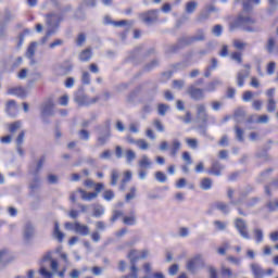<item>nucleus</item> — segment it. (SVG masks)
I'll return each mask as SVG.
<instances>
[{"mask_svg":"<svg viewBox=\"0 0 278 278\" xmlns=\"http://www.w3.org/2000/svg\"><path fill=\"white\" fill-rule=\"evenodd\" d=\"M249 11H243L235 21L233 27L237 29V27H242L245 29V31H253V27L251 25L255 24V20L247 13Z\"/></svg>","mask_w":278,"mask_h":278,"instance_id":"nucleus-1","label":"nucleus"},{"mask_svg":"<svg viewBox=\"0 0 278 278\" xmlns=\"http://www.w3.org/2000/svg\"><path fill=\"white\" fill-rule=\"evenodd\" d=\"M41 119L45 123H49V117L55 116V103L53 100L48 99L40 105Z\"/></svg>","mask_w":278,"mask_h":278,"instance_id":"nucleus-2","label":"nucleus"},{"mask_svg":"<svg viewBox=\"0 0 278 278\" xmlns=\"http://www.w3.org/2000/svg\"><path fill=\"white\" fill-rule=\"evenodd\" d=\"M42 262H50V268L52 271L47 270V267L41 266L39 269L40 275L45 278H53V274L58 273L59 264L58 261L51 257V253H48L43 256Z\"/></svg>","mask_w":278,"mask_h":278,"instance_id":"nucleus-3","label":"nucleus"},{"mask_svg":"<svg viewBox=\"0 0 278 278\" xmlns=\"http://www.w3.org/2000/svg\"><path fill=\"white\" fill-rule=\"evenodd\" d=\"M147 257H149V250H142V251H138V250H131L128 253V258L130 260V270L131 273H138V267H136V262H138V260H147Z\"/></svg>","mask_w":278,"mask_h":278,"instance_id":"nucleus-4","label":"nucleus"},{"mask_svg":"<svg viewBox=\"0 0 278 278\" xmlns=\"http://www.w3.org/2000/svg\"><path fill=\"white\" fill-rule=\"evenodd\" d=\"M78 194H80V199H83V201H92L98 197L97 192H86V190L78 189L70 195V199L73 203H77Z\"/></svg>","mask_w":278,"mask_h":278,"instance_id":"nucleus-5","label":"nucleus"},{"mask_svg":"<svg viewBox=\"0 0 278 278\" xmlns=\"http://www.w3.org/2000/svg\"><path fill=\"white\" fill-rule=\"evenodd\" d=\"M186 93L193 101H203V99H205V89L198 88L194 85L189 86L186 90Z\"/></svg>","mask_w":278,"mask_h":278,"instance_id":"nucleus-6","label":"nucleus"},{"mask_svg":"<svg viewBox=\"0 0 278 278\" xmlns=\"http://www.w3.org/2000/svg\"><path fill=\"white\" fill-rule=\"evenodd\" d=\"M204 263H203V255L201 254H197L195 256H193L192 258H190L187 263V270H189V273H197V270H199V268H203Z\"/></svg>","mask_w":278,"mask_h":278,"instance_id":"nucleus-7","label":"nucleus"},{"mask_svg":"<svg viewBox=\"0 0 278 278\" xmlns=\"http://www.w3.org/2000/svg\"><path fill=\"white\" fill-rule=\"evenodd\" d=\"M205 40V30L198 29L193 36L185 37L182 42L185 45H192V42H203Z\"/></svg>","mask_w":278,"mask_h":278,"instance_id":"nucleus-8","label":"nucleus"},{"mask_svg":"<svg viewBox=\"0 0 278 278\" xmlns=\"http://www.w3.org/2000/svg\"><path fill=\"white\" fill-rule=\"evenodd\" d=\"M140 20L142 23H146V25H153V23L157 22V11L156 10H151L146 13H141Z\"/></svg>","mask_w":278,"mask_h":278,"instance_id":"nucleus-9","label":"nucleus"},{"mask_svg":"<svg viewBox=\"0 0 278 278\" xmlns=\"http://www.w3.org/2000/svg\"><path fill=\"white\" fill-rule=\"evenodd\" d=\"M235 227L237 231H239L240 236H242L245 240H249L251 237L249 236V231L247 230V222L242 218L235 219Z\"/></svg>","mask_w":278,"mask_h":278,"instance_id":"nucleus-10","label":"nucleus"},{"mask_svg":"<svg viewBox=\"0 0 278 278\" xmlns=\"http://www.w3.org/2000/svg\"><path fill=\"white\" fill-rule=\"evenodd\" d=\"M244 68L245 70H242L237 74V84L239 88H242V86H244V80L249 78V75H251V65L245 64Z\"/></svg>","mask_w":278,"mask_h":278,"instance_id":"nucleus-11","label":"nucleus"},{"mask_svg":"<svg viewBox=\"0 0 278 278\" xmlns=\"http://www.w3.org/2000/svg\"><path fill=\"white\" fill-rule=\"evenodd\" d=\"M225 170V165L220 164L218 161H213L211 167L208 168V175H214L215 177H220Z\"/></svg>","mask_w":278,"mask_h":278,"instance_id":"nucleus-12","label":"nucleus"},{"mask_svg":"<svg viewBox=\"0 0 278 278\" xmlns=\"http://www.w3.org/2000/svg\"><path fill=\"white\" fill-rule=\"evenodd\" d=\"M74 101H76L78 105H92V103H97V101H99V97L90 99L85 94H78L74 98Z\"/></svg>","mask_w":278,"mask_h":278,"instance_id":"nucleus-13","label":"nucleus"},{"mask_svg":"<svg viewBox=\"0 0 278 278\" xmlns=\"http://www.w3.org/2000/svg\"><path fill=\"white\" fill-rule=\"evenodd\" d=\"M110 128H105L104 131L103 129H100V135L98 136L97 139V147H104V144H108V140H110Z\"/></svg>","mask_w":278,"mask_h":278,"instance_id":"nucleus-14","label":"nucleus"},{"mask_svg":"<svg viewBox=\"0 0 278 278\" xmlns=\"http://www.w3.org/2000/svg\"><path fill=\"white\" fill-rule=\"evenodd\" d=\"M266 50L268 53H275L278 55V38L277 37H269L267 45H266Z\"/></svg>","mask_w":278,"mask_h":278,"instance_id":"nucleus-15","label":"nucleus"},{"mask_svg":"<svg viewBox=\"0 0 278 278\" xmlns=\"http://www.w3.org/2000/svg\"><path fill=\"white\" fill-rule=\"evenodd\" d=\"M181 150V141L179 139H174L169 147V155L170 157H177V154Z\"/></svg>","mask_w":278,"mask_h":278,"instance_id":"nucleus-16","label":"nucleus"},{"mask_svg":"<svg viewBox=\"0 0 278 278\" xmlns=\"http://www.w3.org/2000/svg\"><path fill=\"white\" fill-rule=\"evenodd\" d=\"M75 233H78L79 236H90V227L86 224L76 222Z\"/></svg>","mask_w":278,"mask_h":278,"instance_id":"nucleus-17","label":"nucleus"},{"mask_svg":"<svg viewBox=\"0 0 278 278\" xmlns=\"http://www.w3.org/2000/svg\"><path fill=\"white\" fill-rule=\"evenodd\" d=\"M138 166L139 168L149 170V168L153 166V162L147 156V154H143L138 161Z\"/></svg>","mask_w":278,"mask_h":278,"instance_id":"nucleus-18","label":"nucleus"},{"mask_svg":"<svg viewBox=\"0 0 278 278\" xmlns=\"http://www.w3.org/2000/svg\"><path fill=\"white\" fill-rule=\"evenodd\" d=\"M250 268L255 278H264V275H266V271L258 264L253 263Z\"/></svg>","mask_w":278,"mask_h":278,"instance_id":"nucleus-19","label":"nucleus"},{"mask_svg":"<svg viewBox=\"0 0 278 278\" xmlns=\"http://www.w3.org/2000/svg\"><path fill=\"white\" fill-rule=\"evenodd\" d=\"M104 25H114V27H125L126 25H131L129 21L122 20L119 22H114L110 18V16L104 17Z\"/></svg>","mask_w":278,"mask_h":278,"instance_id":"nucleus-20","label":"nucleus"},{"mask_svg":"<svg viewBox=\"0 0 278 278\" xmlns=\"http://www.w3.org/2000/svg\"><path fill=\"white\" fill-rule=\"evenodd\" d=\"M60 21H62V17L55 13L49 14L47 17L49 27H58V25H60Z\"/></svg>","mask_w":278,"mask_h":278,"instance_id":"nucleus-21","label":"nucleus"},{"mask_svg":"<svg viewBox=\"0 0 278 278\" xmlns=\"http://www.w3.org/2000/svg\"><path fill=\"white\" fill-rule=\"evenodd\" d=\"M7 113L9 116H16V114H18V106H16V101L10 100L7 102Z\"/></svg>","mask_w":278,"mask_h":278,"instance_id":"nucleus-22","label":"nucleus"},{"mask_svg":"<svg viewBox=\"0 0 278 278\" xmlns=\"http://www.w3.org/2000/svg\"><path fill=\"white\" fill-rule=\"evenodd\" d=\"M197 112H198V118H200V121H202L203 123H207V112L205 111V105L198 104Z\"/></svg>","mask_w":278,"mask_h":278,"instance_id":"nucleus-23","label":"nucleus"},{"mask_svg":"<svg viewBox=\"0 0 278 278\" xmlns=\"http://www.w3.org/2000/svg\"><path fill=\"white\" fill-rule=\"evenodd\" d=\"M8 94H14L15 97H27V91L22 87H12L8 89Z\"/></svg>","mask_w":278,"mask_h":278,"instance_id":"nucleus-24","label":"nucleus"},{"mask_svg":"<svg viewBox=\"0 0 278 278\" xmlns=\"http://www.w3.org/2000/svg\"><path fill=\"white\" fill-rule=\"evenodd\" d=\"M261 0H243V10L244 12H251L253 5H260Z\"/></svg>","mask_w":278,"mask_h":278,"instance_id":"nucleus-25","label":"nucleus"},{"mask_svg":"<svg viewBox=\"0 0 278 278\" xmlns=\"http://www.w3.org/2000/svg\"><path fill=\"white\" fill-rule=\"evenodd\" d=\"M36 49H38V42L36 41L30 42L26 51V58H28V60H31V58L36 55Z\"/></svg>","mask_w":278,"mask_h":278,"instance_id":"nucleus-26","label":"nucleus"},{"mask_svg":"<svg viewBox=\"0 0 278 278\" xmlns=\"http://www.w3.org/2000/svg\"><path fill=\"white\" fill-rule=\"evenodd\" d=\"M24 238H25V240H29V239H31V238H34V225H31V224H26L25 226H24Z\"/></svg>","mask_w":278,"mask_h":278,"instance_id":"nucleus-27","label":"nucleus"},{"mask_svg":"<svg viewBox=\"0 0 278 278\" xmlns=\"http://www.w3.org/2000/svg\"><path fill=\"white\" fill-rule=\"evenodd\" d=\"M215 11H216V8L214 7H211L210 10L202 11L198 16V22L203 23V21H207V18H210L211 12H215Z\"/></svg>","mask_w":278,"mask_h":278,"instance_id":"nucleus-28","label":"nucleus"},{"mask_svg":"<svg viewBox=\"0 0 278 278\" xmlns=\"http://www.w3.org/2000/svg\"><path fill=\"white\" fill-rule=\"evenodd\" d=\"M124 157L128 164H131L136 160L137 154L134 150L128 149L124 151Z\"/></svg>","mask_w":278,"mask_h":278,"instance_id":"nucleus-29","label":"nucleus"},{"mask_svg":"<svg viewBox=\"0 0 278 278\" xmlns=\"http://www.w3.org/2000/svg\"><path fill=\"white\" fill-rule=\"evenodd\" d=\"M53 237L56 238L59 242H63L64 240V232L60 231V224L58 222L54 224Z\"/></svg>","mask_w":278,"mask_h":278,"instance_id":"nucleus-30","label":"nucleus"},{"mask_svg":"<svg viewBox=\"0 0 278 278\" xmlns=\"http://www.w3.org/2000/svg\"><path fill=\"white\" fill-rule=\"evenodd\" d=\"M92 58V50L86 49L79 53L80 62H88Z\"/></svg>","mask_w":278,"mask_h":278,"instance_id":"nucleus-31","label":"nucleus"},{"mask_svg":"<svg viewBox=\"0 0 278 278\" xmlns=\"http://www.w3.org/2000/svg\"><path fill=\"white\" fill-rule=\"evenodd\" d=\"M199 8V2L197 1H189L186 4V12L187 14H193V12Z\"/></svg>","mask_w":278,"mask_h":278,"instance_id":"nucleus-32","label":"nucleus"},{"mask_svg":"<svg viewBox=\"0 0 278 278\" xmlns=\"http://www.w3.org/2000/svg\"><path fill=\"white\" fill-rule=\"evenodd\" d=\"M212 184H213V181L211 180V178H203L200 181V188L202 190H212Z\"/></svg>","mask_w":278,"mask_h":278,"instance_id":"nucleus-33","label":"nucleus"},{"mask_svg":"<svg viewBox=\"0 0 278 278\" xmlns=\"http://www.w3.org/2000/svg\"><path fill=\"white\" fill-rule=\"evenodd\" d=\"M235 134L239 142H244V130L238 127V125L235 126Z\"/></svg>","mask_w":278,"mask_h":278,"instance_id":"nucleus-34","label":"nucleus"},{"mask_svg":"<svg viewBox=\"0 0 278 278\" xmlns=\"http://www.w3.org/2000/svg\"><path fill=\"white\" fill-rule=\"evenodd\" d=\"M124 225H136V213H131L129 216L123 218Z\"/></svg>","mask_w":278,"mask_h":278,"instance_id":"nucleus-35","label":"nucleus"},{"mask_svg":"<svg viewBox=\"0 0 278 278\" xmlns=\"http://www.w3.org/2000/svg\"><path fill=\"white\" fill-rule=\"evenodd\" d=\"M267 112L273 113L277 110V101L275 99H267Z\"/></svg>","mask_w":278,"mask_h":278,"instance_id":"nucleus-36","label":"nucleus"},{"mask_svg":"<svg viewBox=\"0 0 278 278\" xmlns=\"http://www.w3.org/2000/svg\"><path fill=\"white\" fill-rule=\"evenodd\" d=\"M245 113L243 110H237L235 112V121L236 123H242L244 121Z\"/></svg>","mask_w":278,"mask_h":278,"instance_id":"nucleus-37","label":"nucleus"},{"mask_svg":"<svg viewBox=\"0 0 278 278\" xmlns=\"http://www.w3.org/2000/svg\"><path fill=\"white\" fill-rule=\"evenodd\" d=\"M8 129L10 131V134H16V131H18V129H21V122L8 124Z\"/></svg>","mask_w":278,"mask_h":278,"instance_id":"nucleus-38","label":"nucleus"},{"mask_svg":"<svg viewBox=\"0 0 278 278\" xmlns=\"http://www.w3.org/2000/svg\"><path fill=\"white\" fill-rule=\"evenodd\" d=\"M266 207L269 210V212H277L278 199L267 202Z\"/></svg>","mask_w":278,"mask_h":278,"instance_id":"nucleus-39","label":"nucleus"},{"mask_svg":"<svg viewBox=\"0 0 278 278\" xmlns=\"http://www.w3.org/2000/svg\"><path fill=\"white\" fill-rule=\"evenodd\" d=\"M222 83L219 80H213L207 84L205 91L206 92H214L216 90V86L220 85Z\"/></svg>","mask_w":278,"mask_h":278,"instance_id":"nucleus-40","label":"nucleus"},{"mask_svg":"<svg viewBox=\"0 0 278 278\" xmlns=\"http://www.w3.org/2000/svg\"><path fill=\"white\" fill-rule=\"evenodd\" d=\"M10 261V252L7 250L0 251V263L5 264Z\"/></svg>","mask_w":278,"mask_h":278,"instance_id":"nucleus-41","label":"nucleus"},{"mask_svg":"<svg viewBox=\"0 0 278 278\" xmlns=\"http://www.w3.org/2000/svg\"><path fill=\"white\" fill-rule=\"evenodd\" d=\"M127 181H131V172L130 170H127L124 173V179L122 180L121 190H125V184H127Z\"/></svg>","mask_w":278,"mask_h":278,"instance_id":"nucleus-42","label":"nucleus"},{"mask_svg":"<svg viewBox=\"0 0 278 278\" xmlns=\"http://www.w3.org/2000/svg\"><path fill=\"white\" fill-rule=\"evenodd\" d=\"M118 170L113 169L111 172V186H116V184H118Z\"/></svg>","mask_w":278,"mask_h":278,"instance_id":"nucleus-43","label":"nucleus"},{"mask_svg":"<svg viewBox=\"0 0 278 278\" xmlns=\"http://www.w3.org/2000/svg\"><path fill=\"white\" fill-rule=\"evenodd\" d=\"M254 236L256 238L257 244H260L261 242H264V231H262V229H255Z\"/></svg>","mask_w":278,"mask_h":278,"instance_id":"nucleus-44","label":"nucleus"},{"mask_svg":"<svg viewBox=\"0 0 278 278\" xmlns=\"http://www.w3.org/2000/svg\"><path fill=\"white\" fill-rule=\"evenodd\" d=\"M217 210H219L220 212H223V214H229V205L223 203V202H218L216 204Z\"/></svg>","mask_w":278,"mask_h":278,"instance_id":"nucleus-45","label":"nucleus"},{"mask_svg":"<svg viewBox=\"0 0 278 278\" xmlns=\"http://www.w3.org/2000/svg\"><path fill=\"white\" fill-rule=\"evenodd\" d=\"M105 214V210L103 208V206H97L93 210V216L96 218H101V216H103Z\"/></svg>","mask_w":278,"mask_h":278,"instance_id":"nucleus-46","label":"nucleus"},{"mask_svg":"<svg viewBox=\"0 0 278 278\" xmlns=\"http://www.w3.org/2000/svg\"><path fill=\"white\" fill-rule=\"evenodd\" d=\"M137 147L141 149V151H147L149 149V143L144 141L143 139H139L136 141Z\"/></svg>","mask_w":278,"mask_h":278,"instance_id":"nucleus-47","label":"nucleus"},{"mask_svg":"<svg viewBox=\"0 0 278 278\" xmlns=\"http://www.w3.org/2000/svg\"><path fill=\"white\" fill-rule=\"evenodd\" d=\"M43 164H45V157H41L39 161H37V164L33 169V174L36 175L38 172H40Z\"/></svg>","mask_w":278,"mask_h":278,"instance_id":"nucleus-48","label":"nucleus"},{"mask_svg":"<svg viewBox=\"0 0 278 278\" xmlns=\"http://www.w3.org/2000/svg\"><path fill=\"white\" fill-rule=\"evenodd\" d=\"M155 179L156 181H160V184H164L166 182L167 177H166V174H164L163 172H156Z\"/></svg>","mask_w":278,"mask_h":278,"instance_id":"nucleus-49","label":"nucleus"},{"mask_svg":"<svg viewBox=\"0 0 278 278\" xmlns=\"http://www.w3.org/2000/svg\"><path fill=\"white\" fill-rule=\"evenodd\" d=\"M123 215H124L123 211H117V210L113 211L111 223H116V220H118V218H121V216Z\"/></svg>","mask_w":278,"mask_h":278,"instance_id":"nucleus-50","label":"nucleus"},{"mask_svg":"<svg viewBox=\"0 0 278 278\" xmlns=\"http://www.w3.org/2000/svg\"><path fill=\"white\" fill-rule=\"evenodd\" d=\"M212 34H214V36H217V37L222 36L223 35V26L219 24L215 25L212 29Z\"/></svg>","mask_w":278,"mask_h":278,"instance_id":"nucleus-51","label":"nucleus"},{"mask_svg":"<svg viewBox=\"0 0 278 278\" xmlns=\"http://www.w3.org/2000/svg\"><path fill=\"white\" fill-rule=\"evenodd\" d=\"M214 226L216 227V229H218V231H225V229H227V224L220 220H215Z\"/></svg>","mask_w":278,"mask_h":278,"instance_id":"nucleus-52","label":"nucleus"},{"mask_svg":"<svg viewBox=\"0 0 278 278\" xmlns=\"http://www.w3.org/2000/svg\"><path fill=\"white\" fill-rule=\"evenodd\" d=\"M168 108L169 106L166 104H159L157 110H159L160 116H166V112H168Z\"/></svg>","mask_w":278,"mask_h":278,"instance_id":"nucleus-53","label":"nucleus"},{"mask_svg":"<svg viewBox=\"0 0 278 278\" xmlns=\"http://www.w3.org/2000/svg\"><path fill=\"white\" fill-rule=\"evenodd\" d=\"M231 60H233L235 62H238V64H242V53L240 52H233L230 55Z\"/></svg>","mask_w":278,"mask_h":278,"instance_id":"nucleus-54","label":"nucleus"},{"mask_svg":"<svg viewBox=\"0 0 278 278\" xmlns=\"http://www.w3.org/2000/svg\"><path fill=\"white\" fill-rule=\"evenodd\" d=\"M80 140H90V132L86 129H81L79 132Z\"/></svg>","mask_w":278,"mask_h":278,"instance_id":"nucleus-55","label":"nucleus"},{"mask_svg":"<svg viewBox=\"0 0 278 278\" xmlns=\"http://www.w3.org/2000/svg\"><path fill=\"white\" fill-rule=\"evenodd\" d=\"M184 86H186V81H184V80H174L173 81V87L176 90H181L184 88Z\"/></svg>","mask_w":278,"mask_h":278,"instance_id":"nucleus-56","label":"nucleus"},{"mask_svg":"<svg viewBox=\"0 0 278 278\" xmlns=\"http://www.w3.org/2000/svg\"><path fill=\"white\" fill-rule=\"evenodd\" d=\"M277 67V64L275 62H269L267 65V74L268 75H275V68Z\"/></svg>","mask_w":278,"mask_h":278,"instance_id":"nucleus-57","label":"nucleus"},{"mask_svg":"<svg viewBox=\"0 0 278 278\" xmlns=\"http://www.w3.org/2000/svg\"><path fill=\"white\" fill-rule=\"evenodd\" d=\"M81 81H83V84L88 86L90 84V73L83 72Z\"/></svg>","mask_w":278,"mask_h":278,"instance_id":"nucleus-58","label":"nucleus"},{"mask_svg":"<svg viewBox=\"0 0 278 278\" xmlns=\"http://www.w3.org/2000/svg\"><path fill=\"white\" fill-rule=\"evenodd\" d=\"M37 188H40V178L35 177L34 180L30 182V189L37 190Z\"/></svg>","mask_w":278,"mask_h":278,"instance_id":"nucleus-59","label":"nucleus"},{"mask_svg":"<svg viewBox=\"0 0 278 278\" xmlns=\"http://www.w3.org/2000/svg\"><path fill=\"white\" fill-rule=\"evenodd\" d=\"M262 105H264V102L262 100H254L252 103V106L256 112H260L262 110Z\"/></svg>","mask_w":278,"mask_h":278,"instance_id":"nucleus-60","label":"nucleus"},{"mask_svg":"<svg viewBox=\"0 0 278 278\" xmlns=\"http://www.w3.org/2000/svg\"><path fill=\"white\" fill-rule=\"evenodd\" d=\"M222 275L231 278L233 277V271H231V269L225 267L224 265L222 266Z\"/></svg>","mask_w":278,"mask_h":278,"instance_id":"nucleus-61","label":"nucleus"},{"mask_svg":"<svg viewBox=\"0 0 278 278\" xmlns=\"http://www.w3.org/2000/svg\"><path fill=\"white\" fill-rule=\"evenodd\" d=\"M103 199H105V201H112V199H114V191L112 190L104 191Z\"/></svg>","mask_w":278,"mask_h":278,"instance_id":"nucleus-62","label":"nucleus"},{"mask_svg":"<svg viewBox=\"0 0 278 278\" xmlns=\"http://www.w3.org/2000/svg\"><path fill=\"white\" fill-rule=\"evenodd\" d=\"M232 46L235 47V49L242 50V49H244V47H247V43H244L240 40H233Z\"/></svg>","mask_w":278,"mask_h":278,"instance_id":"nucleus-63","label":"nucleus"},{"mask_svg":"<svg viewBox=\"0 0 278 278\" xmlns=\"http://www.w3.org/2000/svg\"><path fill=\"white\" fill-rule=\"evenodd\" d=\"M186 142H187L188 147H190V149H197V147L199 144L197 139H186Z\"/></svg>","mask_w":278,"mask_h":278,"instance_id":"nucleus-64","label":"nucleus"}]
</instances>
